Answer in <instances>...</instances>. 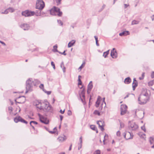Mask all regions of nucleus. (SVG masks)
Returning <instances> with one entry per match:
<instances>
[{"instance_id":"nucleus-1","label":"nucleus","mask_w":154,"mask_h":154,"mask_svg":"<svg viewBox=\"0 0 154 154\" xmlns=\"http://www.w3.org/2000/svg\"><path fill=\"white\" fill-rule=\"evenodd\" d=\"M39 82L37 80L33 79L32 78H29L26 82V93L29 91H31L32 90V88L34 86H35L39 84Z\"/></svg>"},{"instance_id":"nucleus-2","label":"nucleus","mask_w":154,"mask_h":154,"mask_svg":"<svg viewBox=\"0 0 154 154\" xmlns=\"http://www.w3.org/2000/svg\"><path fill=\"white\" fill-rule=\"evenodd\" d=\"M149 97L148 93L146 91L142 92L138 98V103L140 105L146 104L148 101Z\"/></svg>"},{"instance_id":"nucleus-3","label":"nucleus","mask_w":154,"mask_h":154,"mask_svg":"<svg viewBox=\"0 0 154 154\" xmlns=\"http://www.w3.org/2000/svg\"><path fill=\"white\" fill-rule=\"evenodd\" d=\"M48 104L49 102L47 101V100H45L44 101L42 102L37 101L35 105L37 108L43 110L45 108V106Z\"/></svg>"},{"instance_id":"nucleus-4","label":"nucleus","mask_w":154,"mask_h":154,"mask_svg":"<svg viewBox=\"0 0 154 154\" xmlns=\"http://www.w3.org/2000/svg\"><path fill=\"white\" fill-rule=\"evenodd\" d=\"M45 6V3L43 0H37L36 5V9L42 10Z\"/></svg>"},{"instance_id":"nucleus-5","label":"nucleus","mask_w":154,"mask_h":154,"mask_svg":"<svg viewBox=\"0 0 154 154\" xmlns=\"http://www.w3.org/2000/svg\"><path fill=\"white\" fill-rule=\"evenodd\" d=\"M38 115L41 122L45 124H48L49 121L46 117H44L43 116L40 114V113H38Z\"/></svg>"},{"instance_id":"nucleus-6","label":"nucleus","mask_w":154,"mask_h":154,"mask_svg":"<svg viewBox=\"0 0 154 154\" xmlns=\"http://www.w3.org/2000/svg\"><path fill=\"white\" fill-rule=\"evenodd\" d=\"M22 15L25 17H29L34 15L35 14V12L33 11H29L26 10L22 13Z\"/></svg>"},{"instance_id":"nucleus-7","label":"nucleus","mask_w":154,"mask_h":154,"mask_svg":"<svg viewBox=\"0 0 154 154\" xmlns=\"http://www.w3.org/2000/svg\"><path fill=\"white\" fill-rule=\"evenodd\" d=\"M123 134L124 137L126 140L132 139L133 138V135L132 133L129 131H126Z\"/></svg>"},{"instance_id":"nucleus-8","label":"nucleus","mask_w":154,"mask_h":154,"mask_svg":"<svg viewBox=\"0 0 154 154\" xmlns=\"http://www.w3.org/2000/svg\"><path fill=\"white\" fill-rule=\"evenodd\" d=\"M60 10V9L57 7H54V8L50 10V14L53 15H56L57 12Z\"/></svg>"},{"instance_id":"nucleus-9","label":"nucleus","mask_w":154,"mask_h":154,"mask_svg":"<svg viewBox=\"0 0 154 154\" xmlns=\"http://www.w3.org/2000/svg\"><path fill=\"white\" fill-rule=\"evenodd\" d=\"M127 106L125 105H122L121 108V115H123L125 114L127 111Z\"/></svg>"},{"instance_id":"nucleus-10","label":"nucleus","mask_w":154,"mask_h":154,"mask_svg":"<svg viewBox=\"0 0 154 154\" xmlns=\"http://www.w3.org/2000/svg\"><path fill=\"white\" fill-rule=\"evenodd\" d=\"M111 56L113 58H116L117 57V53L115 48H113L111 50Z\"/></svg>"},{"instance_id":"nucleus-11","label":"nucleus","mask_w":154,"mask_h":154,"mask_svg":"<svg viewBox=\"0 0 154 154\" xmlns=\"http://www.w3.org/2000/svg\"><path fill=\"white\" fill-rule=\"evenodd\" d=\"M138 127V125L134 123H132L128 127L129 129L132 130H135Z\"/></svg>"},{"instance_id":"nucleus-12","label":"nucleus","mask_w":154,"mask_h":154,"mask_svg":"<svg viewBox=\"0 0 154 154\" xmlns=\"http://www.w3.org/2000/svg\"><path fill=\"white\" fill-rule=\"evenodd\" d=\"M45 108L43 109V111L46 112H52V107L50 105L49 103L48 105H46V106H45Z\"/></svg>"},{"instance_id":"nucleus-13","label":"nucleus","mask_w":154,"mask_h":154,"mask_svg":"<svg viewBox=\"0 0 154 154\" xmlns=\"http://www.w3.org/2000/svg\"><path fill=\"white\" fill-rule=\"evenodd\" d=\"M97 124L99 125V128H100L101 130L103 131L104 130L103 127L104 126V122L101 121H97Z\"/></svg>"},{"instance_id":"nucleus-14","label":"nucleus","mask_w":154,"mask_h":154,"mask_svg":"<svg viewBox=\"0 0 154 154\" xmlns=\"http://www.w3.org/2000/svg\"><path fill=\"white\" fill-rule=\"evenodd\" d=\"M20 26L24 30H28L29 28V24L26 23L22 24Z\"/></svg>"},{"instance_id":"nucleus-15","label":"nucleus","mask_w":154,"mask_h":154,"mask_svg":"<svg viewBox=\"0 0 154 154\" xmlns=\"http://www.w3.org/2000/svg\"><path fill=\"white\" fill-rule=\"evenodd\" d=\"M66 138V137L63 135V136L59 137L58 138L57 140L58 141L60 142H63L64 141H65Z\"/></svg>"},{"instance_id":"nucleus-16","label":"nucleus","mask_w":154,"mask_h":154,"mask_svg":"<svg viewBox=\"0 0 154 154\" xmlns=\"http://www.w3.org/2000/svg\"><path fill=\"white\" fill-rule=\"evenodd\" d=\"M129 34V32L128 31H125L120 33L119 35L120 36H126Z\"/></svg>"},{"instance_id":"nucleus-17","label":"nucleus","mask_w":154,"mask_h":154,"mask_svg":"<svg viewBox=\"0 0 154 154\" xmlns=\"http://www.w3.org/2000/svg\"><path fill=\"white\" fill-rule=\"evenodd\" d=\"M75 41L74 40H72L70 42L68 45V48H70L75 43Z\"/></svg>"},{"instance_id":"nucleus-18","label":"nucleus","mask_w":154,"mask_h":154,"mask_svg":"<svg viewBox=\"0 0 154 154\" xmlns=\"http://www.w3.org/2000/svg\"><path fill=\"white\" fill-rule=\"evenodd\" d=\"M131 82V79L129 77L126 78L124 81V82L126 84H129Z\"/></svg>"},{"instance_id":"nucleus-19","label":"nucleus","mask_w":154,"mask_h":154,"mask_svg":"<svg viewBox=\"0 0 154 154\" xmlns=\"http://www.w3.org/2000/svg\"><path fill=\"white\" fill-rule=\"evenodd\" d=\"M101 99V97L100 96H98L97 99V100L96 102L95 106L96 107H98L100 103V100Z\"/></svg>"},{"instance_id":"nucleus-20","label":"nucleus","mask_w":154,"mask_h":154,"mask_svg":"<svg viewBox=\"0 0 154 154\" xmlns=\"http://www.w3.org/2000/svg\"><path fill=\"white\" fill-rule=\"evenodd\" d=\"M80 97H83L85 99V91L84 89H83L81 92V93L79 94Z\"/></svg>"},{"instance_id":"nucleus-21","label":"nucleus","mask_w":154,"mask_h":154,"mask_svg":"<svg viewBox=\"0 0 154 154\" xmlns=\"http://www.w3.org/2000/svg\"><path fill=\"white\" fill-rule=\"evenodd\" d=\"M148 85L149 86H154V80H153L149 82L148 83ZM151 88L152 90H154V87H152Z\"/></svg>"},{"instance_id":"nucleus-22","label":"nucleus","mask_w":154,"mask_h":154,"mask_svg":"<svg viewBox=\"0 0 154 154\" xmlns=\"http://www.w3.org/2000/svg\"><path fill=\"white\" fill-rule=\"evenodd\" d=\"M21 98L23 100V101L21 102H17V103H24L25 101V97L24 96H20L19 97V98Z\"/></svg>"},{"instance_id":"nucleus-23","label":"nucleus","mask_w":154,"mask_h":154,"mask_svg":"<svg viewBox=\"0 0 154 154\" xmlns=\"http://www.w3.org/2000/svg\"><path fill=\"white\" fill-rule=\"evenodd\" d=\"M138 135L142 138H145V134H143V133L140 132L138 133Z\"/></svg>"},{"instance_id":"nucleus-24","label":"nucleus","mask_w":154,"mask_h":154,"mask_svg":"<svg viewBox=\"0 0 154 154\" xmlns=\"http://www.w3.org/2000/svg\"><path fill=\"white\" fill-rule=\"evenodd\" d=\"M93 88V85L92 82L91 81L89 83L88 85V89H89L90 90H91Z\"/></svg>"},{"instance_id":"nucleus-25","label":"nucleus","mask_w":154,"mask_h":154,"mask_svg":"<svg viewBox=\"0 0 154 154\" xmlns=\"http://www.w3.org/2000/svg\"><path fill=\"white\" fill-rule=\"evenodd\" d=\"M21 117L20 116H18V117H16L14 119V121L16 123H17L18 122H20L21 120Z\"/></svg>"},{"instance_id":"nucleus-26","label":"nucleus","mask_w":154,"mask_h":154,"mask_svg":"<svg viewBox=\"0 0 154 154\" xmlns=\"http://www.w3.org/2000/svg\"><path fill=\"white\" fill-rule=\"evenodd\" d=\"M41 10H38H38H36L35 11V14H36V15L37 16L40 15L41 14Z\"/></svg>"},{"instance_id":"nucleus-27","label":"nucleus","mask_w":154,"mask_h":154,"mask_svg":"<svg viewBox=\"0 0 154 154\" xmlns=\"http://www.w3.org/2000/svg\"><path fill=\"white\" fill-rule=\"evenodd\" d=\"M138 83L137 82H135V83H132V88L133 90H134L136 87L137 86Z\"/></svg>"},{"instance_id":"nucleus-28","label":"nucleus","mask_w":154,"mask_h":154,"mask_svg":"<svg viewBox=\"0 0 154 154\" xmlns=\"http://www.w3.org/2000/svg\"><path fill=\"white\" fill-rule=\"evenodd\" d=\"M57 45H55L53 47V51L54 52H58V51L57 48Z\"/></svg>"},{"instance_id":"nucleus-29","label":"nucleus","mask_w":154,"mask_h":154,"mask_svg":"<svg viewBox=\"0 0 154 154\" xmlns=\"http://www.w3.org/2000/svg\"><path fill=\"white\" fill-rule=\"evenodd\" d=\"M108 138V135L107 134H105V135L104 137V140H103V143L104 144H105V140H107Z\"/></svg>"},{"instance_id":"nucleus-30","label":"nucleus","mask_w":154,"mask_h":154,"mask_svg":"<svg viewBox=\"0 0 154 154\" xmlns=\"http://www.w3.org/2000/svg\"><path fill=\"white\" fill-rule=\"evenodd\" d=\"M109 50H108L106 52H104L103 53V56L105 58H106V57L107 55L109 54Z\"/></svg>"},{"instance_id":"nucleus-31","label":"nucleus","mask_w":154,"mask_h":154,"mask_svg":"<svg viewBox=\"0 0 154 154\" xmlns=\"http://www.w3.org/2000/svg\"><path fill=\"white\" fill-rule=\"evenodd\" d=\"M139 23V21H137L135 20H133L131 23V25L137 24H138Z\"/></svg>"},{"instance_id":"nucleus-32","label":"nucleus","mask_w":154,"mask_h":154,"mask_svg":"<svg viewBox=\"0 0 154 154\" xmlns=\"http://www.w3.org/2000/svg\"><path fill=\"white\" fill-rule=\"evenodd\" d=\"M94 37L95 38V40H96V45L97 46H99V44L98 43V38L96 36H94Z\"/></svg>"},{"instance_id":"nucleus-33","label":"nucleus","mask_w":154,"mask_h":154,"mask_svg":"<svg viewBox=\"0 0 154 154\" xmlns=\"http://www.w3.org/2000/svg\"><path fill=\"white\" fill-rule=\"evenodd\" d=\"M94 114L95 115H98V116H100V112L99 111L97 110H95L94 112Z\"/></svg>"},{"instance_id":"nucleus-34","label":"nucleus","mask_w":154,"mask_h":154,"mask_svg":"<svg viewBox=\"0 0 154 154\" xmlns=\"http://www.w3.org/2000/svg\"><path fill=\"white\" fill-rule=\"evenodd\" d=\"M90 128L91 129L93 130H96V127L94 125H91L90 126Z\"/></svg>"},{"instance_id":"nucleus-35","label":"nucleus","mask_w":154,"mask_h":154,"mask_svg":"<svg viewBox=\"0 0 154 154\" xmlns=\"http://www.w3.org/2000/svg\"><path fill=\"white\" fill-rule=\"evenodd\" d=\"M149 141L151 144H152L154 142V138L152 137H150L149 138Z\"/></svg>"},{"instance_id":"nucleus-36","label":"nucleus","mask_w":154,"mask_h":154,"mask_svg":"<svg viewBox=\"0 0 154 154\" xmlns=\"http://www.w3.org/2000/svg\"><path fill=\"white\" fill-rule=\"evenodd\" d=\"M57 15L58 16L61 17L62 14V12L61 11H60V10L58 11H57Z\"/></svg>"},{"instance_id":"nucleus-37","label":"nucleus","mask_w":154,"mask_h":154,"mask_svg":"<svg viewBox=\"0 0 154 154\" xmlns=\"http://www.w3.org/2000/svg\"><path fill=\"white\" fill-rule=\"evenodd\" d=\"M85 64V62H83L82 63V65L79 67L78 69H80L81 70L83 68V67L84 66Z\"/></svg>"},{"instance_id":"nucleus-38","label":"nucleus","mask_w":154,"mask_h":154,"mask_svg":"<svg viewBox=\"0 0 154 154\" xmlns=\"http://www.w3.org/2000/svg\"><path fill=\"white\" fill-rule=\"evenodd\" d=\"M7 10H8V12H13L14 11V9L12 8H9L8 9H7Z\"/></svg>"},{"instance_id":"nucleus-39","label":"nucleus","mask_w":154,"mask_h":154,"mask_svg":"<svg viewBox=\"0 0 154 154\" xmlns=\"http://www.w3.org/2000/svg\"><path fill=\"white\" fill-rule=\"evenodd\" d=\"M20 120V122H22L26 124H27L28 123L25 120L23 119L21 117V120Z\"/></svg>"},{"instance_id":"nucleus-40","label":"nucleus","mask_w":154,"mask_h":154,"mask_svg":"<svg viewBox=\"0 0 154 154\" xmlns=\"http://www.w3.org/2000/svg\"><path fill=\"white\" fill-rule=\"evenodd\" d=\"M8 13V11L7 9L5 10L4 11L2 12H1L2 14H7Z\"/></svg>"},{"instance_id":"nucleus-41","label":"nucleus","mask_w":154,"mask_h":154,"mask_svg":"<svg viewBox=\"0 0 154 154\" xmlns=\"http://www.w3.org/2000/svg\"><path fill=\"white\" fill-rule=\"evenodd\" d=\"M33 123L34 124H37L38 123L35 121H31L30 122V124L31 126H32V123Z\"/></svg>"},{"instance_id":"nucleus-42","label":"nucleus","mask_w":154,"mask_h":154,"mask_svg":"<svg viewBox=\"0 0 154 154\" xmlns=\"http://www.w3.org/2000/svg\"><path fill=\"white\" fill-rule=\"evenodd\" d=\"M120 124V128H122L124 127V125L123 123H122V122L119 121Z\"/></svg>"},{"instance_id":"nucleus-43","label":"nucleus","mask_w":154,"mask_h":154,"mask_svg":"<svg viewBox=\"0 0 154 154\" xmlns=\"http://www.w3.org/2000/svg\"><path fill=\"white\" fill-rule=\"evenodd\" d=\"M57 22L59 24H60V25L62 26L63 25V23L60 20H57Z\"/></svg>"},{"instance_id":"nucleus-44","label":"nucleus","mask_w":154,"mask_h":154,"mask_svg":"<svg viewBox=\"0 0 154 154\" xmlns=\"http://www.w3.org/2000/svg\"><path fill=\"white\" fill-rule=\"evenodd\" d=\"M94 154H100V151L99 150H97L94 152Z\"/></svg>"},{"instance_id":"nucleus-45","label":"nucleus","mask_w":154,"mask_h":154,"mask_svg":"<svg viewBox=\"0 0 154 154\" xmlns=\"http://www.w3.org/2000/svg\"><path fill=\"white\" fill-rule=\"evenodd\" d=\"M43 90L48 95H49L51 94V91H46L44 89H43Z\"/></svg>"},{"instance_id":"nucleus-46","label":"nucleus","mask_w":154,"mask_h":154,"mask_svg":"<svg viewBox=\"0 0 154 154\" xmlns=\"http://www.w3.org/2000/svg\"><path fill=\"white\" fill-rule=\"evenodd\" d=\"M62 0H56L57 5H59L61 4V1Z\"/></svg>"},{"instance_id":"nucleus-47","label":"nucleus","mask_w":154,"mask_h":154,"mask_svg":"<svg viewBox=\"0 0 154 154\" xmlns=\"http://www.w3.org/2000/svg\"><path fill=\"white\" fill-rule=\"evenodd\" d=\"M8 110L10 112H11L13 110V108L12 107L10 106L8 108Z\"/></svg>"},{"instance_id":"nucleus-48","label":"nucleus","mask_w":154,"mask_h":154,"mask_svg":"<svg viewBox=\"0 0 154 154\" xmlns=\"http://www.w3.org/2000/svg\"><path fill=\"white\" fill-rule=\"evenodd\" d=\"M51 66L53 67V68L54 69H55V64L52 61L51 63Z\"/></svg>"},{"instance_id":"nucleus-49","label":"nucleus","mask_w":154,"mask_h":154,"mask_svg":"<svg viewBox=\"0 0 154 154\" xmlns=\"http://www.w3.org/2000/svg\"><path fill=\"white\" fill-rule=\"evenodd\" d=\"M120 134H121V133H120V131H117V132L116 133V135L118 136L119 137L120 136Z\"/></svg>"},{"instance_id":"nucleus-50","label":"nucleus","mask_w":154,"mask_h":154,"mask_svg":"<svg viewBox=\"0 0 154 154\" xmlns=\"http://www.w3.org/2000/svg\"><path fill=\"white\" fill-rule=\"evenodd\" d=\"M39 88L42 89H44V85L43 84H41L39 86Z\"/></svg>"},{"instance_id":"nucleus-51","label":"nucleus","mask_w":154,"mask_h":154,"mask_svg":"<svg viewBox=\"0 0 154 154\" xmlns=\"http://www.w3.org/2000/svg\"><path fill=\"white\" fill-rule=\"evenodd\" d=\"M141 128L142 129L144 132L146 131V129L145 127L144 126H142Z\"/></svg>"},{"instance_id":"nucleus-52","label":"nucleus","mask_w":154,"mask_h":154,"mask_svg":"<svg viewBox=\"0 0 154 154\" xmlns=\"http://www.w3.org/2000/svg\"><path fill=\"white\" fill-rule=\"evenodd\" d=\"M80 143L79 144H82V137L81 136L79 138Z\"/></svg>"},{"instance_id":"nucleus-53","label":"nucleus","mask_w":154,"mask_h":154,"mask_svg":"<svg viewBox=\"0 0 154 154\" xmlns=\"http://www.w3.org/2000/svg\"><path fill=\"white\" fill-rule=\"evenodd\" d=\"M79 145L78 149L79 150L82 148V144H79Z\"/></svg>"},{"instance_id":"nucleus-54","label":"nucleus","mask_w":154,"mask_h":154,"mask_svg":"<svg viewBox=\"0 0 154 154\" xmlns=\"http://www.w3.org/2000/svg\"><path fill=\"white\" fill-rule=\"evenodd\" d=\"M65 51H64V52L63 53H62V52H59V53L60 54H63L64 55H66V53H65Z\"/></svg>"},{"instance_id":"nucleus-55","label":"nucleus","mask_w":154,"mask_h":154,"mask_svg":"<svg viewBox=\"0 0 154 154\" xmlns=\"http://www.w3.org/2000/svg\"><path fill=\"white\" fill-rule=\"evenodd\" d=\"M151 77L152 78H154V72H152L151 74Z\"/></svg>"},{"instance_id":"nucleus-56","label":"nucleus","mask_w":154,"mask_h":154,"mask_svg":"<svg viewBox=\"0 0 154 154\" xmlns=\"http://www.w3.org/2000/svg\"><path fill=\"white\" fill-rule=\"evenodd\" d=\"M67 114H68V115H69V116L71 115V114H72L71 111L70 110H69Z\"/></svg>"},{"instance_id":"nucleus-57","label":"nucleus","mask_w":154,"mask_h":154,"mask_svg":"<svg viewBox=\"0 0 154 154\" xmlns=\"http://www.w3.org/2000/svg\"><path fill=\"white\" fill-rule=\"evenodd\" d=\"M64 66V63L63 62H62L61 63L60 67H61V68H63Z\"/></svg>"},{"instance_id":"nucleus-58","label":"nucleus","mask_w":154,"mask_h":154,"mask_svg":"<svg viewBox=\"0 0 154 154\" xmlns=\"http://www.w3.org/2000/svg\"><path fill=\"white\" fill-rule=\"evenodd\" d=\"M61 68L62 69V70H63V72L64 73L65 72V71H66V68H65V67L64 66L63 68Z\"/></svg>"},{"instance_id":"nucleus-59","label":"nucleus","mask_w":154,"mask_h":154,"mask_svg":"<svg viewBox=\"0 0 154 154\" xmlns=\"http://www.w3.org/2000/svg\"><path fill=\"white\" fill-rule=\"evenodd\" d=\"M124 8H126L128 7L129 6V4H125L124 5Z\"/></svg>"},{"instance_id":"nucleus-60","label":"nucleus","mask_w":154,"mask_h":154,"mask_svg":"<svg viewBox=\"0 0 154 154\" xmlns=\"http://www.w3.org/2000/svg\"><path fill=\"white\" fill-rule=\"evenodd\" d=\"M105 5H103L102 6V8L101 9V11H101L103 10L104 9V8H105Z\"/></svg>"},{"instance_id":"nucleus-61","label":"nucleus","mask_w":154,"mask_h":154,"mask_svg":"<svg viewBox=\"0 0 154 154\" xmlns=\"http://www.w3.org/2000/svg\"><path fill=\"white\" fill-rule=\"evenodd\" d=\"M60 120L61 121H61L63 119V116L62 115H60Z\"/></svg>"},{"instance_id":"nucleus-62","label":"nucleus","mask_w":154,"mask_h":154,"mask_svg":"<svg viewBox=\"0 0 154 154\" xmlns=\"http://www.w3.org/2000/svg\"><path fill=\"white\" fill-rule=\"evenodd\" d=\"M0 43L2 44V45H3L4 46L6 45V44L3 42H2L1 41H0Z\"/></svg>"},{"instance_id":"nucleus-63","label":"nucleus","mask_w":154,"mask_h":154,"mask_svg":"<svg viewBox=\"0 0 154 154\" xmlns=\"http://www.w3.org/2000/svg\"><path fill=\"white\" fill-rule=\"evenodd\" d=\"M65 110H64L63 111H62L61 109L60 111V112L62 114H63L64 113Z\"/></svg>"},{"instance_id":"nucleus-64","label":"nucleus","mask_w":154,"mask_h":154,"mask_svg":"<svg viewBox=\"0 0 154 154\" xmlns=\"http://www.w3.org/2000/svg\"><path fill=\"white\" fill-rule=\"evenodd\" d=\"M151 18H152V21H153L154 20V15H152L151 17Z\"/></svg>"}]
</instances>
